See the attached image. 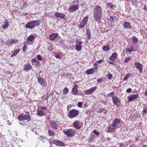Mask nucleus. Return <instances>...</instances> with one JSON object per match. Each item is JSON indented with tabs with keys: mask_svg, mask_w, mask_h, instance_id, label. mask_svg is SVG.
Here are the masks:
<instances>
[{
	"mask_svg": "<svg viewBox=\"0 0 147 147\" xmlns=\"http://www.w3.org/2000/svg\"><path fill=\"white\" fill-rule=\"evenodd\" d=\"M88 19V16L84 17V19L82 20V22L86 24L87 22Z\"/></svg>",
	"mask_w": 147,
	"mask_h": 147,
	"instance_id": "c9c22d12",
	"label": "nucleus"
},
{
	"mask_svg": "<svg viewBox=\"0 0 147 147\" xmlns=\"http://www.w3.org/2000/svg\"><path fill=\"white\" fill-rule=\"evenodd\" d=\"M94 20L97 21L101 18L102 14V8L99 5L96 6L94 7Z\"/></svg>",
	"mask_w": 147,
	"mask_h": 147,
	"instance_id": "f257e3e1",
	"label": "nucleus"
},
{
	"mask_svg": "<svg viewBox=\"0 0 147 147\" xmlns=\"http://www.w3.org/2000/svg\"><path fill=\"white\" fill-rule=\"evenodd\" d=\"M80 121L77 120L75 121L72 124L74 126V127L78 129H80L81 126L80 124Z\"/></svg>",
	"mask_w": 147,
	"mask_h": 147,
	"instance_id": "f3484780",
	"label": "nucleus"
},
{
	"mask_svg": "<svg viewBox=\"0 0 147 147\" xmlns=\"http://www.w3.org/2000/svg\"><path fill=\"white\" fill-rule=\"evenodd\" d=\"M93 133H94V134H95L97 136L98 135L100 134L99 132L95 130H94L93 131Z\"/></svg>",
	"mask_w": 147,
	"mask_h": 147,
	"instance_id": "5fc2aeb1",
	"label": "nucleus"
},
{
	"mask_svg": "<svg viewBox=\"0 0 147 147\" xmlns=\"http://www.w3.org/2000/svg\"><path fill=\"white\" fill-rule=\"evenodd\" d=\"M47 108L45 106L39 107L37 111V115L39 116H42L45 115V111H47Z\"/></svg>",
	"mask_w": 147,
	"mask_h": 147,
	"instance_id": "20e7f679",
	"label": "nucleus"
},
{
	"mask_svg": "<svg viewBox=\"0 0 147 147\" xmlns=\"http://www.w3.org/2000/svg\"><path fill=\"white\" fill-rule=\"evenodd\" d=\"M48 140L50 144L51 145L52 144H55L57 146H63L65 145L64 142L59 140H53V138H51L50 140L49 139Z\"/></svg>",
	"mask_w": 147,
	"mask_h": 147,
	"instance_id": "39448f33",
	"label": "nucleus"
},
{
	"mask_svg": "<svg viewBox=\"0 0 147 147\" xmlns=\"http://www.w3.org/2000/svg\"><path fill=\"white\" fill-rule=\"evenodd\" d=\"M79 111H78L73 109L70 111L68 116L71 118H73L77 115Z\"/></svg>",
	"mask_w": 147,
	"mask_h": 147,
	"instance_id": "6e6552de",
	"label": "nucleus"
},
{
	"mask_svg": "<svg viewBox=\"0 0 147 147\" xmlns=\"http://www.w3.org/2000/svg\"><path fill=\"white\" fill-rule=\"evenodd\" d=\"M135 67L139 70L140 73L142 71V65L139 62H136L135 63Z\"/></svg>",
	"mask_w": 147,
	"mask_h": 147,
	"instance_id": "6ab92c4d",
	"label": "nucleus"
},
{
	"mask_svg": "<svg viewBox=\"0 0 147 147\" xmlns=\"http://www.w3.org/2000/svg\"><path fill=\"white\" fill-rule=\"evenodd\" d=\"M139 97V95L138 94L135 95H132L127 97V99L129 102H132L134 100L136 99Z\"/></svg>",
	"mask_w": 147,
	"mask_h": 147,
	"instance_id": "ddd939ff",
	"label": "nucleus"
},
{
	"mask_svg": "<svg viewBox=\"0 0 147 147\" xmlns=\"http://www.w3.org/2000/svg\"><path fill=\"white\" fill-rule=\"evenodd\" d=\"M121 122L120 120L117 118L115 119L113 122L111 126H109L108 127V129L109 132H114L117 128V126Z\"/></svg>",
	"mask_w": 147,
	"mask_h": 147,
	"instance_id": "7ed1b4c3",
	"label": "nucleus"
},
{
	"mask_svg": "<svg viewBox=\"0 0 147 147\" xmlns=\"http://www.w3.org/2000/svg\"><path fill=\"white\" fill-rule=\"evenodd\" d=\"M37 59L38 60L40 61H41L42 60V57H41V55H38L37 56Z\"/></svg>",
	"mask_w": 147,
	"mask_h": 147,
	"instance_id": "37998d69",
	"label": "nucleus"
},
{
	"mask_svg": "<svg viewBox=\"0 0 147 147\" xmlns=\"http://www.w3.org/2000/svg\"><path fill=\"white\" fill-rule=\"evenodd\" d=\"M143 112L144 113H147V107H144Z\"/></svg>",
	"mask_w": 147,
	"mask_h": 147,
	"instance_id": "de8ad7c7",
	"label": "nucleus"
},
{
	"mask_svg": "<svg viewBox=\"0 0 147 147\" xmlns=\"http://www.w3.org/2000/svg\"><path fill=\"white\" fill-rule=\"evenodd\" d=\"M132 42L134 44H137L138 41V39L136 37L133 36L132 38Z\"/></svg>",
	"mask_w": 147,
	"mask_h": 147,
	"instance_id": "c85d7f7f",
	"label": "nucleus"
},
{
	"mask_svg": "<svg viewBox=\"0 0 147 147\" xmlns=\"http://www.w3.org/2000/svg\"><path fill=\"white\" fill-rule=\"evenodd\" d=\"M64 133L66 134L68 137H72L74 136L76 133V131L74 129H69L67 130H64L63 131Z\"/></svg>",
	"mask_w": 147,
	"mask_h": 147,
	"instance_id": "0eeeda50",
	"label": "nucleus"
},
{
	"mask_svg": "<svg viewBox=\"0 0 147 147\" xmlns=\"http://www.w3.org/2000/svg\"><path fill=\"white\" fill-rule=\"evenodd\" d=\"M112 75L109 73L108 74L107 76V77L108 78L109 80H111L112 79Z\"/></svg>",
	"mask_w": 147,
	"mask_h": 147,
	"instance_id": "a18cd8bd",
	"label": "nucleus"
},
{
	"mask_svg": "<svg viewBox=\"0 0 147 147\" xmlns=\"http://www.w3.org/2000/svg\"><path fill=\"white\" fill-rule=\"evenodd\" d=\"M115 17H113V16H110V18H109V20L111 21H113L114 20L113 18Z\"/></svg>",
	"mask_w": 147,
	"mask_h": 147,
	"instance_id": "052dcab7",
	"label": "nucleus"
},
{
	"mask_svg": "<svg viewBox=\"0 0 147 147\" xmlns=\"http://www.w3.org/2000/svg\"><path fill=\"white\" fill-rule=\"evenodd\" d=\"M68 92V89L67 88H65L63 90V93L64 94H67Z\"/></svg>",
	"mask_w": 147,
	"mask_h": 147,
	"instance_id": "79ce46f5",
	"label": "nucleus"
},
{
	"mask_svg": "<svg viewBox=\"0 0 147 147\" xmlns=\"http://www.w3.org/2000/svg\"><path fill=\"white\" fill-rule=\"evenodd\" d=\"M102 103L104 104L105 105H107V101H104V100H102L101 102Z\"/></svg>",
	"mask_w": 147,
	"mask_h": 147,
	"instance_id": "680f3d73",
	"label": "nucleus"
},
{
	"mask_svg": "<svg viewBox=\"0 0 147 147\" xmlns=\"http://www.w3.org/2000/svg\"><path fill=\"white\" fill-rule=\"evenodd\" d=\"M31 118L30 115L24 113L20 115L18 117V119L21 121L26 120L28 121L30 120Z\"/></svg>",
	"mask_w": 147,
	"mask_h": 147,
	"instance_id": "423d86ee",
	"label": "nucleus"
},
{
	"mask_svg": "<svg viewBox=\"0 0 147 147\" xmlns=\"http://www.w3.org/2000/svg\"><path fill=\"white\" fill-rule=\"evenodd\" d=\"M20 52V50L17 49L14 51V52L11 55V57H13L16 56Z\"/></svg>",
	"mask_w": 147,
	"mask_h": 147,
	"instance_id": "473e14b6",
	"label": "nucleus"
},
{
	"mask_svg": "<svg viewBox=\"0 0 147 147\" xmlns=\"http://www.w3.org/2000/svg\"><path fill=\"white\" fill-rule=\"evenodd\" d=\"M129 147H136V146L134 144H131Z\"/></svg>",
	"mask_w": 147,
	"mask_h": 147,
	"instance_id": "0e129e2a",
	"label": "nucleus"
},
{
	"mask_svg": "<svg viewBox=\"0 0 147 147\" xmlns=\"http://www.w3.org/2000/svg\"><path fill=\"white\" fill-rule=\"evenodd\" d=\"M97 87L94 86L91 88L90 89L86 90L84 91V93L86 95H90L91 94L94 92L97 89Z\"/></svg>",
	"mask_w": 147,
	"mask_h": 147,
	"instance_id": "9d476101",
	"label": "nucleus"
},
{
	"mask_svg": "<svg viewBox=\"0 0 147 147\" xmlns=\"http://www.w3.org/2000/svg\"><path fill=\"white\" fill-rule=\"evenodd\" d=\"M86 34L88 36V39L89 40H90L91 38V36L90 34V29L88 28H86Z\"/></svg>",
	"mask_w": 147,
	"mask_h": 147,
	"instance_id": "a878e982",
	"label": "nucleus"
},
{
	"mask_svg": "<svg viewBox=\"0 0 147 147\" xmlns=\"http://www.w3.org/2000/svg\"><path fill=\"white\" fill-rule=\"evenodd\" d=\"M51 124L53 129H57L58 125H57V123L53 121Z\"/></svg>",
	"mask_w": 147,
	"mask_h": 147,
	"instance_id": "c756f323",
	"label": "nucleus"
},
{
	"mask_svg": "<svg viewBox=\"0 0 147 147\" xmlns=\"http://www.w3.org/2000/svg\"><path fill=\"white\" fill-rule=\"evenodd\" d=\"M35 65L36 67H37L38 66H40V62L38 61L36 62V63L35 64Z\"/></svg>",
	"mask_w": 147,
	"mask_h": 147,
	"instance_id": "864d4df0",
	"label": "nucleus"
},
{
	"mask_svg": "<svg viewBox=\"0 0 147 147\" xmlns=\"http://www.w3.org/2000/svg\"><path fill=\"white\" fill-rule=\"evenodd\" d=\"M41 23V21L39 20L31 21L28 22L25 26L26 28L32 29L36 26H39Z\"/></svg>",
	"mask_w": 147,
	"mask_h": 147,
	"instance_id": "f03ea898",
	"label": "nucleus"
},
{
	"mask_svg": "<svg viewBox=\"0 0 147 147\" xmlns=\"http://www.w3.org/2000/svg\"><path fill=\"white\" fill-rule=\"evenodd\" d=\"M108 62L110 64H111L113 65H115V63L112 61H109Z\"/></svg>",
	"mask_w": 147,
	"mask_h": 147,
	"instance_id": "e2e57ef3",
	"label": "nucleus"
},
{
	"mask_svg": "<svg viewBox=\"0 0 147 147\" xmlns=\"http://www.w3.org/2000/svg\"><path fill=\"white\" fill-rule=\"evenodd\" d=\"M95 72V70L94 69L92 68L90 69H88L85 72L86 74L88 75L93 74Z\"/></svg>",
	"mask_w": 147,
	"mask_h": 147,
	"instance_id": "b1692460",
	"label": "nucleus"
},
{
	"mask_svg": "<svg viewBox=\"0 0 147 147\" xmlns=\"http://www.w3.org/2000/svg\"><path fill=\"white\" fill-rule=\"evenodd\" d=\"M4 24L2 26V28L4 29L7 28L9 26V22L8 20L6 19L5 20Z\"/></svg>",
	"mask_w": 147,
	"mask_h": 147,
	"instance_id": "393cba45",
	"label": "nucleus"
},
{
	"mask_svg": "<svg viewBox=\"0 0 147 147\" xmlns=\"http://www.w3.org/2000/svg\"><path fill=\"white\" fill-rule=\"evenodd\" d=\"M27 45L25 43L24 44V46L23 48V51L24 52H25L28 49L27 47H26Z\"/></svg>",
	"mask_w": 147,
	"mask_h": 147,
	"instance_id": "58836bf2",
	"label": "nucleus"
},
{
	"mask_svg": "<svg viewBox=\"0 0 147 147\" xmlns=\"http://www.w3.org/2000/svg\"><path fill=\"white\" fill-rule=\"evenodd\" d=\"M48 134L49 136L53 137L55 135V133L50 129L48 130Z\"/></svg>",
	"mask_w": 147,
	"mask_h": 147,
	"instance_id": "7c9ffc66",
	"label": "nucleus"
},
{
	"mask_svg": "<svg viewBox=\"0 0 147 147\" xmlns=\"http://www.w3.org/2000/svg\"><path fill=\"white\" fill-rule=\"evenodd\" d=\"M82 102H80L78 103V106L80 107H82Z\"/></svg>",
	"mask_w": 147,
	"mask_h": 147,
	"instance_id": "4d7b16f0",
	"label": "nucleus"
},
{
	"mask_svg": "<svg viewBox=\"0 0 147 147\" xmlns=\"http://www.w3.org/2000/svg\"><path fill=\"white\" fill-rule=\"evenodd\" d=\"M55 57L57 59H60L62 57V54L61 52H58L56 55Z\"/></svg>",
	"mask_w": 147,
	"mask_h": 147,
	"instance_id": "72a5a7b5",
	"label": "nucleus"
},
{
	"mask_svg": "<svg viewBox=\"0 0 147 147\" xmlns=\"http://www.w3.org/2000/svg\"><path fill=\"white\" fill-rule=\"evenodd\" d=\"M32 68V65L29 63H26L25 65L23 67V69L26 71H28L31 70Z\"/></svg>",
	"mask_w": 147,
	"mask_h": 147,
	"instance_id": "dca6fc26",
	"label": "nucleus"
},
{
	"mask_svg": "<svg viewBox=\"0 0 147 147\" xmlns=\"http://www.w3.org/2000/svg\"><path fill=\"white\" fill-rule=\"evenodd\" d=\"M86 25V24L82 22L79 25L80 28H82Z\"/></svg>",
	"mask_w": 147,
	"mask_h": 147,
	"instance_id": "e433bc0d",
	"label": "nucleus"
},
{
	"mask_svg": "<svg viewBox=\"0 0 147 147\" xmlns=\"http://www.w3.org/2000/svg\"><path fill=\"white\" fill-rule=\"evenodd\" d=\"M144 9L145 10H147V7L145 6L144 8Z\"/></svg>",
	"mask_w": 147,
	"mask_h": 147,
	"instance_id": "774afa93",
	"label": "nucleus"
},
{
	"mask_svg": "<svg viewBox=\"0 0 147 147\" xmlns=\"http://www.w3.org/2000/svg\"><path fill=\"white\" fill-rule=\"evenodd\" d=\"M112 100L114 104L117 107H119L121 104V101L119 98L117 96H113L112 98Z\"/></svg>",
	"mask_w": 147,
	"mask_h": 147,
	"instance_id": "1a4fd4ad",
	"label": "nucleus"
},
{
	"mask_svg": "<svg viewBox=\"0 0 147 147\" xmlns=\"http://www.w3.org/2000/svg\"><path fill=\"white\" fill-rule=\"evenodd\" d=\"M42 99L43 100H48L47 96H46V95L42 96Z\"/></svg>",
	"mask_w": 147,
	"mask_h": 147,
	"instance_id": "49530a36",
	"label": "nucleus"
},
{
	"mask_svg": "<svg viewBox=\"0 0 147 147\" xmlns=\"http://www.w3.org/2000/svg\"><path fill=\"white\" fill-rule=\"evenodd\" d=\"M117 57V53H113L111 55L109 58L110 60L114 61L115 60Z\"/></svg>",
	"mask_w": 147,
	"mask_h": 147,
	"instance_id": "5701e85b",
	"label": "nucleus"
},
{
	"mask_svg": "<svg viewBox=\"0 0 147 147\" xmlns=\"http://www.w3.org/2000/svg\"><path fill=\"white\" fill-rule=\"evenodd\" d=\"M130 49L132 52H134L137 51V49L135 46L132 45L130 47Z\"/></svg>",
	"mask_w": 147,
	"mask_h": 147,
	"instance_id": "f704fd0d",
	"label": "nucleus"
},
{
	"mask_svg": "<svg viewBox=\"0 0 147 147\" xmlns=\"http://www.w3.org/2000/svg\"><path fill=\"white\" fill-rule=\"evenodd\" d=\"M38 61H37L35 59H32L31 60V62L33 63H36Z\"/></svg>",
	"mask_w": 147,
	"mask_h": 147,
	"instance_id": "603ef678",
	"label": "nucleus"
},
{
	"mask_svg": "<svg viewBox=\"0 0 147 147\" xmlns=\"http://www.w3.org/2000/svg\"><path fill=\"white\" fill-rule=\"evenodd\" d=\"M110 9H114V6L112 4H111V5L109 6V7Z\"/></svg>",
	"mask_w": 147,
	"mask_h": 147,
	"instance_id": "bf43d9fd",
	"label": "nucleus"
},
{
	"mask_svg": "<svg viewBox=\"0 0 147 147\" xmlns=\"http://www.w3.org/2000/svg\"><path fill=\"white\" fill-rule=\"evenodd\" d=\"M36 37V35L34 33H33L28 37V40L29 41H32L34 40Z\"/></svg>",
	"mask_w": 147,
	"mask_h": 147,
	"instance_id": "4be33fe9",
	"label": "nucleus"
},
{
	"mask_svg": "<svg viewBox=\"0 0 147 147\" xmlns=\"http://www.w3.org/2000/svg\"><path fill=\"white\" fill-rule=\"evenodd\" d=\"M132 74L128 73L126 74L123 79L124 80H127L130 77H131Z\"/></svg>",
	"mask_w": 147,
	"mask_h": 147,
	"instance_id": "2f4dec72",
	"label": "nucleus"
},
{
	"mask_svg": "<svg viewBox=\"0 0 147 147\" xmlns=\"http://www.w3.org/2000/svg\"><path fill=\"white\" fill-rule=\"evenodd\" d=\"M78 86L77 85H74L71 90V93L72 94L74 95H77L78 94Z\"/></svg>",
	"mask_w": 147,
	"mask_h": 147,
	"instance_id": "2eb2a0df",
	"label": "nucleus"
},
{
	"mask_svg": "<svg viewBox=\"0 0 147 147\" xmlns=\"http://www.w3.org/2000/svg\"><path fill=\"white\" fill-rule=\"evenodd\" d=\"M55 17L64 19L66 18V15L64 13L58 12H56L54 14Z\"/></svg>",
	"mask_w": 147,
	"mask_h": 147,
	"instance_id": "4468645a",
	"label": "nucleus"
},
{
	"mask_svg": "<svg viewBox=\"0 0 147 147\" xmlns=\"http://www.w3.org/2000/svg\"><path fill=\"white\" fill-rule=\"evenodd\" d=\"M123 26L126 29H130L131 28V26L130 23L127 22H124L123 23Z\"/></svg>",
	"mask_w": 147,
	"mask_h": 147,
	"instance_id": "aec40b11",
	"label": "nucleus"
},
{
	"mask_svg": "<svg viewBox=\"0 0 147 147\" xmlns=\"http://www.w3.org/2000/svg\"><path fill=\"white\" fill-rule=\"evenodd\" d=\"M75 49L78 51H79L82 50V46L81 45H76Z\"/></svg>",
	"mask_w": 147,
	"mask_h": 147,
	"instance_id": "cd10ccee",
	"label": "nucleus"
},
{
	"mask_svg": "<svg viewBox=\"0 0 147 147\" xmlns=\"http://www.w3.org/2000/svg\"><path fill=\"white\" fill-rule=\"evenodd\" d=\"M105 111L104 114L106 113L107 112L105 111L106 109L105 108L100 109L99 112L100 113H102L104 111Z\"/></svg>",
	"mask_w": 147,
	"mask_h": 147,
	"instance_id": "c03bdc74",
	"label": "nucleus"
},
{
	"mask_svg": "<svg viewBox=\"0 0 147 147\" xmlns=\"http://www.w3.org/2000/svg\"><path fill=\"white\" fill-rule=\"evenodd\" d=\"M76 42L77 43L80 44V45H82L83 43V42L81 41L78 40H76Z\"/></svg>",
	"mask_w": 147,
	"mask_h": 147,
	"instance_id": "8fccbe9b",
	"label": "nucleus"
},
{
	"mask_svg": "<svg viewBox=\"0 0 147 147\" xmlns=\"http://www.w3.org/2000/svg\"><path fill=\"white\" fill-rule=\"evenodd\" d=\"M114 92H111L110 93L108 94L107 95V96L108 97H112V98L113 96H114Z\"/></svg>",
	"mask_w": 147,
	"mask_h": 147,
	"instance_id": "ea45409f",
	"label": "nucleus"
},
{
	"mask_svg": "<svg viewBox=\"0 0 147 147\" xmlns=\"http://www.w3.org/2000/svg\"><path fill=\"white\" fill-rule=\"evenodd\" d=\"M38 82L43 87H46L47 86V82L46 80L42 78H39L38 79Z\"/></svg>",
	"mask_w": 147,
	"mask_h": 147,
	"instance_id": "9b49d317",
	"label": "nucleus"
},
{
	"mask_svg": "<svg viewBox=\"0 0 147 147\" xmlns=\"http://www.w3.org/2000/svg\"><path fill=\"white\" fill-rule=\"evenodd\" d=\"M111 3H108L106 4V5L107 6V7H109L110 5H111Z\"/></svg>",
	"mask_w": 147,
	"mask_h": 147,
	"instance_id": "69168bd1",
	"label": "nucleus"
},
{
	"mask_svg": "<svg viewBox=\"0 0 147 147\" xmlns=\"http://www.w3.org/2000/svg\"><path fill=\"white\" fill-rule=\"evenodd\" d=\"M110 46L109 45H106V46H104L102 49L103 51H106L110 50Z\"/></svg>",
	"mask_w": 147,
	"mask_h": 147,
	"instance_id": "bb28decb",
	"label": "nucleus"
},
{
	"mask_svg": "<svg viewBox=\"0 0 147 147\" xmlns=\"http://www.w3.org/2000/svg\"><path fill=\"white\" fill-rule=\"evenodd\" d=\"M19 40L15 39H9L7 40L6 43L8 45L11 44L13 43H18Z\"/></svg>",
	"mask_w": 147,
	"mask_h": 147,
	"instance_id": "a211bd4d",
	"label": "nucleus"
},
{
	"mask_svg": "<svg viewBox=\"0 0 147 147\" xmlns=\"http://www.w3.org/2000/svg\"><path fill=\"white\" fill-rule=\"evenodd\" d=\"M93 66L94 68V69H96V70H98V65H97V64L96 63H95L93 65Z\"/></svg>",
	"mask_w": 147,
	"mask_h": 147,
	"instance_id": "09e8293b",
	"label": "nucleus"
},
{
	"mask_svg": "<svg viewBox=\"0 0 147 147\" xmlns=\"http://www.w3.org/2000/svg\"><path fill=\"white\" fill-rule=\"evenodd\" d=\"M145 95L147 96V90H146L145 92Z\"/></svg>",
	"mask_w": 147,
	"mask_h": 147,
	"instance_id": "338daca9",
	"label": "nucleus"
},
{
	"mask_svg": "<svg viewBox=\"0 0 147 147\" xmlns=\"http://www.w3.org/2000/svg\"><path fill=\"white\" fill-rule=\"evenodd\" d=\"M78 5H73L68 9V11L69 12L71 13L74 12L77 10L79 8Z\"/></svg>",
	"mask_w": 147,
	"mask_h": 147,
	"instance_id": "f8f14e48",
	"label": "nucleus"
},
{
	"mask_svg": "<svg viewBox=\"0 0 147 147\" xmlns=\"http://www.w3.org/2000/svg\"><path fill=\"white\" fill-rule=\"evenodd\" d=\"M132 90L131 88H129L126 91L127 92L130 93L131 92Z\"/></svg>",
	"mask_w": 147,
	"mask_h": 147,
	"instance_id": "6e6d98bb",
	"label": "nucleus"
},
{
	"mask_svg": "<svg viewBox=\"0 0 147 147\" xmlns=\"http://www.w3.org/2000/svg\"><path fill=\"white\" fill-rule=\"evenodd\" d=\"M126 53H128V52L130 53L132 51H131V50L130 49L127 48L126 49Z\"/></svg>",
	"mask_w": 147,
	"mask_h": 147,
	"instance_id": "13d9d810",
	"label": "nucleus"
},
{
	"mask_svg": "<svg viewBox=\"0 0 147 147\" xmlns=\"http://www.w3.org/2000/svg\"><path fill=\"white\" fill-rule=\"evenodd\" d=\"M131 57H129L125 58L124 60V62L126 63H128V61L131 59Z\"/></svg>",
	"mask_w": 147,
	"mask_h": 147,
	"instance_id": "4c0bfd02",
	"label": "nucleus"
},
{
	"mask_svg": "<svg viewBox=\"0 0 147 147\" xmlns=\"http://www.w3.org/2000/svg\"><path fill=\"white\" fill-rule=\"evenodd\" d=\"M102 59H100L99 60L97 61L96 62V63L97 64L98 63L99 64H101L102 62Z\"/></svg>",
	"mask_w": 147,
	"mask_h": 147,
	"instance_id": "3c124183",
	"label": "nucleus"
},
{
	"mask_svg": "<svg viewBox=\"0 0 147 147\" xmlns=\"http://www.w3.org/2000/svg\"><path fill=\"white\" fill-rule=\"evenodd\" d=\"M58 36L57 34L52 33L49 36V38L50 40H53L57 37Z\"/></svg>",
	"mask_w": 147,
	"mask_h": 147,
	"instance_id": "412c9836",
	"label": "nucleus"
},
{
	"mask_svg": "<svg viewBox=\"0 0 147 147\" xmlns=\"http://www.w3.org/2000/svg\"><path fill=\"white\" fill-rule=\"evenodd\" d=\"M104 79L102 77H101L97 80V82L98 83H101L103 81Z\"/></svg>",
	"mask_w": 147,
	"mask_h": 147,
	"instance_id": "a19ab883",
	"label": "nucleus"
}]
</instances>
